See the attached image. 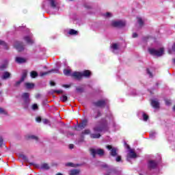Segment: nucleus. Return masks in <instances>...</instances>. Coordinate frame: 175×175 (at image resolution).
Instances as JSON below:
<instances>
[{"label": "nucleus", "mask_w": 175, "mask_h": 175, "mask_svg": "<svg viewBox=\"0 0 175 175\" xmlns=\"http://www.w3.org/2000/svg\"><path fill=\"white\" fill-rule=\"evenodd\" d=\"M98 125L95 126L93 128L94 132H98V133H100L102 132H107L109 131V122H107V120L105 119V118H101L98 122Z\"/></svg>", "instance_id": "1"}, {"label": "nucleus", "mask_w": 175, "mask_h": 175, "mask_svg": "<svg viewBox=\"0 0 175 175\" xmlns=\"http://www.w3.org/2000/svg\"><path fill=\"white\" fill-rule=\"evenodd\" d=\"M21 98L23 100L22 106L25 110H28L31 103V98H29V93L25 92L22 94Z\"/></svg>", "instance_id": "2"}, {"label": "nucleus", "mask_w": 175, "mask_h": 175, "mask_svg": "<svg viewBox=\"0 0 175 175\" xmlns=\"http://www.w3.org/2000/svg\"><path fill=\"white\" fill-rule=\"evenodd\" d=\"M110 101L107 98L100 99L96 102L93 103L94 106L96 107H107V109H109V106H110Z\"/></svg>", "instance_id": "3"}, {"label": "nucleus", "mask_w": 175, "mask_h": 175, "mask_svg": "<svg viewBox=\"0 0 175 175\" xmlns=\"http://www.w3.org/2000/svg\"><path fill=\"white\" fill-rule=\"evenodd\" d=\"M148 51L151 55H155L156 57H162L163 53H165V49L163 48H161L159 50H157L154 48H151L148 49Z\"/></svg>", "instance_id": "4"}, {"label": "nucleus", "mask_w": 175, "mask_h": 175, "mask_svg": "<svg viewBox=\"0 0 175 175\" xmlns=\"http://www.w3.org/2000/svg\"><path fill=\"white\" fill-rule=\"evenodd\" d=\"M88 124V119L85 118L81 121L80 124H77V126H75V129L76 131H81L84 129V128H85V126H87Z\"/></svg>", "instance_id": "5"}, {"label": "nucleus", "mask_w": 175, "mask_h": 175, "mask_svg": "<svg viewBox=\"0 0 175 175\" xmlns=\"http://www.w3.org/2000/svg\"><path fill=\"white\" fill-rule=\"evenodd\" d=\"M23 40L27 43V44H33L35 43V39H33V35L29 33L27 36L23 37Z\"/></svg>", "instance_id": "6"}, {"label": "nucleus", "mask_w": 175, "mask_h": 175, "mask_svg": "<svg viewBox=\"0 0 175 175\" xmlns=\"http://www.w3.org/2000/svg\"><path fill=\"white\" fill-rule=\"evenodd\" d=\"M46 2L53 10H55L56 12L59 10V5H58V3L55 2V0H46Z\"/></svg>", "instance_id": "7"}, {"label": "nucleus", "mask_w": 175, "mask_h": 175, "mask_svg": "<svg viewBox=\"0 0 175 175\" xmlns=\"http://www.w3.org/2000/svg\"><path fill=\"white\" fill-rule=\"evenodd\" d=\"M14 46L18 50V51H24L25 49L24 44L20 41H15Z\"/></svg>", "instance_id": "8"}, {"label": "nucleus", "mask_w": 175, "mask_h": 175, "mask_svg": "<svg viewBox=\"0 0 175 175\" xmlns=\"http://www.w3.org/2000/svg\"><path fill=\"white\" fill-rule=\"evenodd\" d=\"M111 25L116 28H122V27H125V22L122 21H112Z\"/></svg>", "instance_id": "9"}, {"label": "nucleus", "mask_w": 175, "mask_h": 175, "mask_svg": "<svg viewBox=\"0 0 175 175\" xmlns=\"http://www.w3.org/2000/svg\"><path fill=\"white\" fill-rule=\"evenodd\" d=\"M124 147L126 148V151L129 154H137V152H142L141 149H138V151L135 152V149H132L126 142H124Z\"/></svg>", "instance_id": "10"}, {"label": "nucleus", "mask_w": 175, "mask_h": 175, "mask_svg": "<svg viewBox=\"0 0 175 175\" xmlns=\"http://www.w3.org/2000/svg\"><path fill=\"white\" fill-rule=\"evenodd\" d=\"M105 117L107 118H109V124H112L113 126H116V122L114 121V116H113V113L111 112H109Z\"/></svg>", "instance_id": "11"}, {"label": "nucleus", "mask_w": 175, "mask_h": 175, "mask_svg": "<svg viewBox=\"0 0 175 175\" xmlns=\"http://www.w3.org/2000/svg\"><path fill=\"white\" fill-rule=\"evenodd\" d=\"M137 116L140 118V117H142L143 121H148V115L147 113H145L143 111H139L137 112Z\"/></svg>", "instance_id": "12"}, {"label": "nucleus", "mask_w": 175, "mask_h": 175, "mask_svg": "<svg viewBox=\"0 0 175 175\" xmlns=\"http://www.w3.org/2000/svg\"><path fill=\"white\" fill-rule=\"evenodd\" d=\"M90 154H105V150L101 148H90Z\"/></svg>", "instance_id": "13"}, {"label": "nucleus", "mask_w": 175, "mask_h": 175, "mask_svg": "<svg viewBox=\"0 0 175 175\" xmlns=\"http://www.w3.org/2000/svg\"><path fill=\"white\" fill-rule=\"evenodd\" d=\"M71 76L75 77L77 80H81V79H83L82 72H74Z\"/></svg>", "instance_id": "14"}, {"label": "nucleus", "mask_w": 175, "mask_h": 175, "mask_svg": "<svg viewBox=\"0 0 175 175\" xmlns=\"http://www.w3.org/2000/svg\"><path fill=\"white\" fill-rule=\"evenodd\" d=\"M157 165H158V163H157V161L150 160L148 161V167L149 169H155L157 167Z\"/></svg>", "instance_id": "15"}, {"label": "nucleus", "mask_w": 175, "mask_h": 175, "mask_svg": "<svg viewBox=\"0 0 175 175\" xmlns=\"http://www.w3.org/2000/svg\"><path fill=\"white\" fill-rule=\"evenodd\" d=\"M106 147L111 152L110 154H117V151H118L117 148L113 147L111 145H108Z\"/></svg>", "instance_id": "16"}, {"label": "nucleus", "mask_w": 175, "mask_h": 175, "mask_svg": "<svg viewBox=\"0 0 175 175\" xmlns=\"http://www.w3.org/2000/svg\"><path fill=\"white\" fill-rule=\"evenodd\" d=\"M49 73H59V70L57 68L52 69L47 72H41L40 76H46V75H49Z\"/></svg>", "instance_id": "17"}, {"label": "nucleus", "mask_w": 175, "mask_h": 175, "mask_svg": "<svg viewBox=\"0 0 175 175\" xmlns=\"http://www.w3.org/2000/svg\"><path fill=\"white\" fill-rule=\"evenodd\" d=\"M165 126L167 129H172L173 126V122L171 120H165Z\"/></svg>", "instance_id": "18"}, {"label": "nucleus", "mask_w": 175, "mask_h": 175, "mask_svg": "<svg viewBox=\"0 0 175 175\" xmlns=\"http://www.w3.org/2000/svg\"><path fill=\"white\" fill-rule=\"evenodd\" d=\"M92 117L96 120L99 118V117H102V112H100L99 110L95 111L94 113L92 115Z\"/></svg>", "instance_id": "19"}, {"label": "nucleus", "mask_w": 175, "mask_h": 175, "mask_svg": "<svg viewBox=\"0 0 175 175\" xmlns=\"http://www.w3.org/2000/svg\"><path fill=\"white\" fill-rule=\"evenodd\" d=\"M137 154H128L126 155V159L129 161V162H131L132 159H136L137 158Z\"/></svg>", "instance_id": "20"}, {"label": "nucleus", "mask_w": 175, "mask_h": 175, "mask_svg": "<svg viewBox=\"0 0 175 175\" xmlns=\"http://www.w3.org/2000/svg\"><path fill=\"white\" fill-rule=\"evenodd\" d=\"M82 73V77H86L87 79H90L91 77V71L88 70H84Z\"/></svg>", "instance_id": "21"}, {"label": "nucleus", "mask_w": 175, "mask_h": 175, "mask_svg": "<svg viewBox=\"0 0 175 175\" xmlns=\"http://www.w3.org/2000/svg\"><path fill=\"white\" fill-rule=\"evenodd\" d=\"M151 105L154 109H159V102L158 100L155 99L152 100Z\"/></svg>", "instance_id": "22"}, {"label": "nucleus", "mask_w": 175, "mask_h": 175, "mask_svg": "<svg viewBox=\"0 0 175 175\" xmlns=\"http://www.w3.org/2000/svg\"><path fill=\"white\" fill-rule=\"evenodd\" d=\"M16 62H17V64H25V62H27V59L24 57H16Z\"/></svg>", "instance_id": "23"}, {"label": "nucleus", "mask_w": 175, "mask_h": 175, "mask_svg": "<svg viewBox=\"0 0 175 175\" xmlns=\"http://www.w3.org/2000/svg\"><path fill=\"white\" fill-rule=\"evenodd\" d=\"M10 77V72L5 71L3 73L2 79L3 80H6Z\"/></svg>", "instance_id": "24"}, {"label": "nucleus", "mask_w": 175, "mask_h": 175, "mask_svg": "<svg viewBox=\"0 0 175 175\" xmlns=\"http://www.w3.org/2000/svg\"><path fill=\"white\" fill-rule=\"evenodd\" d=\"M25 87L27 88V90H32V88L35 87V84L31 83H25Z\"/></svg>", "instance_id": "25"}, {"label": "nucleus", "mask_w": 175, "mask_h": 175, "mask_svg": "<svg viewBox=\"0 0 175 175\" xmlns=\"http://www.w3.org/2000/svg\"><path fill=\"white\" fill-rule=\"evenodd\" d=\"M8 68V60H4L3 63L0 65V70H3Z\"/></svg>", "instance_id": "26"}, {"label": "nucleus", "mask_w": 175, "mask_h": 175, "mask_svg": "<svg viewBox=\"0 0 175 175\" xmlns=\"http://www.w3.org/2000/svg\"><path fill=\"white\" fill-rule=\"evenodd\" d=\"M80 174V170H71L69 172L70 175H77Z\"/></svg>", "instance_id": "27"}, {"label": "nucleus", "mask_w": 175, "mask_h": 175, "mask_svg": "<svg viewBox=\"0 0 175 175\" xmlns=\"http://www.w3.org/2000/svg\"><path fill=\"white\" fill-rule=\"evenodd\" d=\"M100 133H92L90 134L91 139H99L100 137Z\"/></svg>", "instance_id": "28"}, {"label": "nucleus", "mask_w": 175, "mask_h": 175, "mask_svg": "<svg viewBox=\"0 0 175 175\" xmlns=\"http://www.w3.org/2000/svg\"><path fill=\"white\" fill-rule=\"evenodd\" d=\"M27 70H24L23 72V74L21 75V81H24V80H25V79L27 78Z\"/></svg>", "instance_id": "29"}, {"label": "nucleus", "mask_w": 175, "mask_h": 175, "mask_svg": "<svg viewBox=\"0 0 175 175\" xmlns=\"http://www.w3.org/2000/svg\"><path fill=\"white\" fill-rule=\"evenodd\" d=\"M18 158H20L21 159H23V161H25V162H28V159L27 158V156H25V154H18Z\"/></svg>", "instance_id": "30"}, {"label": "nucleus", "mask_w": 175, "mask_h": 175, "mask_svg": "<svg viewBox=\"0 0 175 175\" xmlns=\"http://www.w3.org/2000/svg\"><path fill=\"white\" fill-rule=\"evenodd\" d=\"M64 73L65 76H72V70L69 69H64Z\"/></svg>", "instance_id": "31"}, {"label": "nucleus", "mask_w": 175, "mask_h": 175, "mask_svg": "<svg viewBox=\"0 0 175 175\" xmlns=\"http://www.w3.org/2000/svg\"><path fill=\"white\" fill-rule=\"evenodd\" d=\"M68 33H69V35H72V36L79 35V31H76L73 29H71L69 30Z\"/></svg>", "instance_id": "32"}, {"label": "nucleus", "mask_w": 175, "mask_h": 175, "mask_svg": "<svg viewBox=\"0 0 175 175\" xmlns=\"http://www.w3.org/2000/svg\"><path fill=\"white\" fill-rule=\"evenodd\" d=\"M30 76L32 79H36V77H38V74L36 71H31L30 73Z\"/></svg>", "instance_id": "33"}, {"label": "nucleus", "mask_w": 175, "mask_h": 175, "mask_svg": "<svg viewBox=\"0 0 175 175\" xmlns=\"http://www.w3.org/2000/svg\"><path fill=\"white\" fill-rule=\"evenodd\" d=\"M0 45L3 46V47L5 50L9 49V47L8 46V44L6 42H5L4 41L0 40Z\"/></svg>", "instance_id": "34"}, {"label": "nucleus", "mask_w": 175, "mask_h": 175, "mask_svg": "<svg viewBox=\"0 0 175 175\" xmlns=\"http://www.w3.org/2000/svg\"><path fill=\"white\" fill-rule=\"evenodd\" d=\"M157 136V133L155 131H151L150 133V138L152 139V140H154Z\"/></svg>", "instance_id": "35"}, {"label": "nucleus", "mask_w": 175, "mask_h": 175, "mask_svg": "<svg viewBox=\"0 0 175 175\" xmlns=\"http://www.w3.org/2000/svg\"><path fill=\"white\" fill-rule=\"evenodd\" d=\"M84 8L86 9H92V3H85Z\"/></svg>", "instance_id": "36"}, {"label": "nucleus", "mask_w": 175, "mask_h": 175, "mask_svg": "<svg viewBox=\"0 0 175 175\" xmlns=\"http://www.w3.org/2000/svg\"><path fill=\"white\" fill-rule=\"evenodd\" d=\"M41 169H43L44 170H49V169H50V167L49 166V164L44 163L42 165Z\"/></svg>", "instance_id": "37"}, {"label": "nucleus", "mask_w": 175, "mask_h": 175, "mask_svg": "<svg viewBox=\"0 0 175 175\" xmlns=\"http://www.w3.org/2000/svg\"><path fill=\"white\" fill-rule=\"evenodd\" d=\"M29 139H31V140H36V142H39V137L36 135H29Z\"/></svg>", "instance_id": "38"}, {"label": "nucleus", "mask_w": 175, "mask_h": 175, "mask_svg": "<svg viewBox=\"0 0 175 175\" xmlns=\"http://www.w3.org/2000/svg\"><path fill=\"white\" fill-rule=\"evenodd\" d=\"M62 102H68V96H66V95H63L61 96L60 98Z\"/></svg>", "instance_id": "39"}, {"label": "nucleus", "mask_w": 175, "mask_h": 175, "mask_svg": "<svg viewBox=\"0 0 175 175\" xmlns=\"http://www.w3.org/2000/svg\"><path fill=\"white\" fill-rule=\"evenodd\" d=\"M90 133H91V131H90V129H85L83 131H82L81 135H90Z\"/></svg>", "instance_id": "40"}, {"label": "nucleus", "mask_w": 175, "mask_h": 175, "mask_svg": "<svg viewBox=\"0 0 175 175\" xmlns=\"http://www.w3.org/2000/svg\"><path fill=\"white\" fill-rule=\"evenodd\" d=\"M169 54H172V52L175 53V42L173 44L172 49L168 51Z\"/></svg>", "instance_id": "41"}, {"label": "nucleus", "mask_w": 175, "mask_h": 175, "mask_svg": "<svg viewBox=\"0 0 175 175\" xmlns=\"http://www.w3.org/2000/svg\"><path fill=\"white\" fill-rule=\"evenodd\" d=\"M137 23L140 27H143V25L144 24V22H143V19H142V18H138Z\"/></svg>", "instance_id": "42"}, {"label": "nucleus", "mask_w": 175, "mask_h": 175, "mask_svg": "<svg viewBox=\"0 0 175 175\" xmlns=\"http://www.w3.org/2000/svg\"><path fill=\"white\" fill-rule=\"evenodd\" d=\"M25 29V27L20 26L19 27H15V31H24Z\"/></svg>", "instance_id": "43"}, {"label": "nucleus", "mask_w": 175, "mask_h": 175, "mask_svg": "<svg viewBox=\"0 0 175 175\" xmlns=\"http://www.w3.org/2000/svg\"><path fill=\"white\" fill-rule=\"evenodd\" d=\"M111 49H113V50H118V45L117 44H113Z\"/></svg>", "instance_id": "44"}, {"label": "nucleus", "mask_w": 175, "mask_h": 175, "mask_svg": "<svg viewBox=\"0 0 175 175\" xmlns=\"http://www.w3.org/2000/svg\"><path fill=\"white\" fill-rule=\"evenodd\" d=\"M32 110H38L39 107H38V104H33L31 107Z\"/></svg>", "instance_id": "45"}, {"label": "nucleus", "mask_w": 175, "mask_h": 175, "mask_svg": "<svg viewBox=\"0 0 175 175\" xmlns=\"http://www.w3.org/2000/svg\"><path fill=\"white\" fill-rule=\"evenodd\" d=\"M76 91H77V92L82 93V92H84V89L82 88H77Z\"/></svg>", "instance_id": "46"}, {"label": "nucleus", "mask_w": 175, "mask_h": 175, "mask_svg": "<svg viewBox=\"0 0 175 175\" xmlns=\"http://www.w3.org/2000/svg\"><path fill=\"white\" fill-rule=\"evenodd\" d=\"M66 166H70V167H76V165L73 163H68L66 164Z\"/></svg>", "instance_id": "47"}, {"label": "nucleus", "mask_w": 175, "mask_h": 175, "mask_svg": "<svg viewBox=\"0 0 175 175\" xmlns=\"http://www.w3.org/2000/svg\"><path fill=\"white\" fill-rule=\"evenodd\" d=\"M0 114H8V112H6V111H5L3 109L0 107Z\"/></svg>", "instance_id": "48"}, {"label": "nucleus", "mask_w": 175, "mask_h": 175, "mask_svg": "<svg viewBox=\"0 0 175 175\" xmlns=\"http://www.w3.org/2000/svg\"><path fill=\"white\" fill-rule=\"evenodd\" d=\"M21 83H23V81H21V80L20 79L19 81H18L15 83L14 87H18L20 85V84H21Z\"/></svg>", "instance_id": "49"}, {"label": "nucleus", "mask_w": 175, "mask_h": 175, "mask_svg": "<svg viewBox=\"0 0 175 175\" xmlns=\"http://www.w3.org/2000/svg\"><path fill=\"white\" fill-rule=\"evenodd\" d=\"M146 73L147 75H149V77H152V72H150V69H146Z\"/></svg>", "instance_id": "50"}, {"label": "nucleus", "mask_w": 175, "mask_h": 175, "mask_svg": "<svg viewBox=\"0 0 175 175\" xmlns=\"http://www.w3.org/2000/svg\"><path fill=\"white\" fill-rule=\"evenodd\" d=\"M42 122H43V124H44L46 125L47 124H49L50 121L48 119H43Z\"/></svg>", "instance_id": "51"}, {"label": "nucleus", "mask_w": 175, "mask_h": 175, "mask_svg": "<svg viewBox=\"0 0 175 175\" xmlns=\"http://www.w3.org/2000/svg\"><path fill=\"white\" fill-rule=\"evenodd\" d=\"M105 17L109 18L111 16V13L110 12H107L106 14H104Z\"/></svg>", "instance_id": "52"}, {"label": "nucleus", "mask_w": 175, "mask_h": 175, "mask_svg": "<svg viewBox=\"0 0 175 175\" xmlns=\"http://www.w3.org/2000/svg\"><path fill=\"white\" fill-rule=\"evenodd\" d=\"M54 92H55L56 94H62V92H64V91L61 90H54Z\"/></svg>", "instance_id": "53"}, {"label": "nucleus", "mask_w": 175, "mask_h": 175, "mask_svg": "<svg viewBox=\"0 0 175 175\" xmlns=\"http://www.w3.org/2000/svg\"><path fill=\"white\" fill-rule=\"evenodd\" d=\"M3 144V138H2V137H0V147H2Z\"/></svg>", "instance_id": "54"}, {"label": "nucleus", "mask_w": 175, "mask_h": 175, "mask_svg": "<svg viewBox=\"0 0 175 175\" xmlns=\"http://www.w3.org/2000/svg\"><path fill=\"white\" fill-rule=\"evenodd\" d=\"M116 162H120L121 161V157L120 156H117L116 158Z\"/></svg>", "instance_id": "55"}, {"label": "nucleus", "mask_w": 175, "mask_h": 175, "mask_svg": "<svg viewBox=\"0 0 175 175\" xmlns=\"http://www.w3.org/2000/svg\"><path fill=\"white\" fill-rule=\"evenodd\" d=\"M37 122H42V118L38 117L36 118Z\"/></svg>", "instance_id": "56"}, {"label": "nucleus", "mask_w": 175, "mask_h": 175, "mask_svg": "<svg viewBox=\"0 0 175 175\" xmlns=\"http://www.w3.org/2000/svg\"><path fill=\"white\" fill-rule=\"evenodd\" d=\"M165 104L167 105V106H169L170 105H172V103L170 102V100H165Z\"/></svg>", "instance_id": "57"}, {"label": "nucleus", "mask_w": 175, "mask_h": 175, "mask_svg": "<svg viewBox=\"0 0 175 175\" xmlns=\"http://www.w3.org/2000/svg\"><path fill=\"white\" fill-rule=\"evenodd\" d=\"M143 42H147L148 40V37H144L142 38Z\"/></svg>", "instance_id": "58"}, {"label": "nucleus", "mask_w": 175, "mask_h": 175, "mask_svg": "<svg viewBox=\"0 0 175 175\" xmlns=\"http://www.w3.org/2000/svg\"><path fill=\"white\" fill-rule=\"evenodd\" d=\"M42 9H43V10H46V5L44 3H42Z\"/></svg>", "instance_id": "59"}, {"label": "nucleus", "mask_w": 175, "mask_h": 175, "mask_svg": "<svg viewBox=\"0 0 175 175\" xmlns=\"http://www.w3.org/2000/svg\"><path fill=\"white\" fill-rule=\"evenodd\" d=\"M64 88H70V85H64Z\"/></svg>", "instance_id": "60"}, {"label": "nucleus", "mask_w": 175, "mask_h": 175, "mask_svg": "<svg viewBox=\"0 0 175 175\" xmlns=\"http://www.w3.org/2000/svg\"><path fill=\"white\" fill-rule=\"evenodd\" d=\"M132 36L133 38H137V33H133Z\"/></svg>", "instance_id": "61"}, {"label": "nucleus", "mask_w": 175, "mask_h": 175, "mask_svg": "<svg viewBox=\"0 0 175 175\" xmlns=\"http://www.w3.org/2000/svg\"><path fill=\"white\" fill-rule=\"evenodd\" d=\"M29 165H32V166H36V167H38V165L33 163H30Z\"/></svg>", "instance_id": "62"}, {"label": "nucleus", "mask_w": 175, "mask_h": 175, "mask_svg": "<svg viewBox=\"0 0 175 175\" xmlns=\"http://www.w3.org/2000/svg\"><path fill=\"white\" fill-rule=\"evenodd\" d=\"M50 84H51V85L54 86V85H55V82H54V81H51V82H50Z\"/></svg>", "instance_id": "63"}, {"label": "nucleus", "mask_w": 175, "mask_h": 175, "mask_svg": "<svg viewBox=\"0 0 175 175\" xmlns=\"http://www.w3.org/2000/svg\"><path fill=\"white\" fill-rule=\"evenodd\" d=\"M73 147H75V146L73 144H70L69 148H70V150H72V148H73Z\"/></svg>", "instance_id": "64"}]
</instances>
